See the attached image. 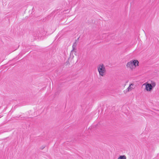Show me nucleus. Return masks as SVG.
<instances>
[{
  "instance_id": "obj_2",
  "label": "nucleus",
  "mask_w": 159,
  "mask_h": 159,
  "mask_svg": "<svg viewBox=\"0 0 159 159\" xmlns=\"http://www.w3.org/2000/svg\"><path fill=\"white\" fill-rule=\"evenodd\" d=\"M97 68L99 75L102 76H104L106 72V70L104 65L103 64H101L98 66Z\"/></svg>"
},
{
  "instance_id": "obj_9",
  "label": "nucleus",
  "mask_w": 159,
  "mask_h": 159,
  "mask_svg": "<svg viewBox=\"0 0 159 159\" xmlns=\"http://www.w3.org/2000/svg\"><path fill=\"white\" fill-rule=\"evenodd\" d=\"M44 148V147H43V148H42V149H43V148Z\"/></svg>"
},
{
  "instance_id": "obj_7",
  "label": "nucleus",
  "mask_w": 159,
  "mask_h": 159,
  "mask_svg": "<svg viewBox=\"0 0 159 159\" xmlns=\"http://www.w3.org/2000/svg\"><path fill=\"white\" fill-rule=\"evenodd\" d=\"M150 84L152 85V88L155 87L156 85L155 82L153 81H152V83Z\"/></svg>"
},
{
  "instance_id": "obj_10",
  "label": "nucleus",
  "mask_w": 159,
  "mask_h": 159,
  "mask_svg": "<svg viewBox=\"0 0 159 159\" xmlns=\"http://www.w3.org/2000/svg\"><path fill=\"white\" fill-rule=\"evenodd\" d=\"M44 148V147H43V148H42V149H43V148Z\"/></svg>"
},
{
  "instance_id": "obj_5",
  "label": "nucleus",
  "mask_w": 159,
  "mask_h": 159,
  "mask_svg": "<svg viewBox=\"0 0 159 159\" xmlns=\"http://www.w3.org/2000/svg\"><path fill=\"white\" fill-rule=\"evenodd\" d=\"M152 88V85L150 84H147L146 85V89L148 91H150Z\"/></svg>"
},
{
  "instance_id": "obj_3",
  "label": "nucleus",
  "mask_w": 159,
  "mask_h": 159,
  "mask_svg": "<svg viewBox=\"0 0 159 159\" xmlns=\"http://www.w3.org/2000/svg\"><path fill=\"white\" fill-rule=\"evenodd\" d=\"M78 39L79 38H78L77 39L75 40V42L73 43L72 46V49L70 53V56L71 57H74L73 54V52H75V53H76V52L75 51V48L77 44V40H78Z\"/></svg>"
},
{
  "instance_id": "obj_4",
  "label": "nucleus",
  "mask_w": 159,
  "mask_h": 159,
  "mask_svg": "<svg viewBox=\"0 0 159 159\" xmlns=\"http://www.w3.org/2000/svg\"><path fill=\"white\" fill-rule=\"evenodd\" d=\"M134 84H131L127 89L124 91L125 93H126L127 92H130L132 90L134 89Z\"/></svg>"
},
{
  "instance_id": "obj_6",
  "label": "nucleus",
  "mask_w": 159,
  "mask_h": 159,
  "mask_svg": "<svg viewBox=\"0 0 159 159\" xmlns=\"http://www.w3.org/2000/svg\"><path fill=\"white\" fill-rule=\"evenodd\" d=\"M126 157L125 155H122L120 156L117 159H126Z\"/></svg>"
},
{
  "instance_id": "obj_1",
  "label": "nucleus",
  "mask_w": 159,
  "mask_h": 159,
  "mask_svg": "<svg viewBox=\"0 0 159 159\" xmlns=\"http://www.w3.org/2000/svg\"><path fill=\"white\" fill-rule=\"evenodd\" d=\"M139 62L137 60H131L127 63L126 66L127 68L131 70L134 69L137 66H139Z\"/></svg>"
},
{
  "instance_id": "obj_8",
  "label": "nucleus",
  "mask_w": 159,
  "mask_h": 159,
  "mask_svg": "<svg viewBox=\"0 0 159 159\" xmlns=\"http://www.w3.org/2000/svg\"><path fill=\"white\" fill-rule=\"evenodd\" d=\"M44 148V147H43V148H42V149H43V148Z\"/></svg>"
}]
</instances>
